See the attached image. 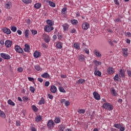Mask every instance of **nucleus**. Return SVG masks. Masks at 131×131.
I'll return each mask as SVG.
<instances>
[{
  "label": "nucleus",
  "instance_id": "obj_46",
  "mask_svg": "<svg viewBox=\"0 0 131 131\" xmlns=\"http://www.w3.org/2000/svg\"><path fill=\"white\" fill-rule=\"evenodd\" d=\"M83 52H84V53H85V54H87V55H89L90 54V50L88 49H84L83 50Z\"/></svg>",
  "mask_w": 131,
  "mask_h": 131
},
{
  "label": "nucleus",
  "instance_id": "obj_29",
  "mask_svg": "<svg viewBox=\"0 0 131 131\" xmlns=\"http://www.w3.org/2000/svg\"><path fill=\"white\" fill-rule=\"evenodd\" d=\"M62 26L63 28L64 31H66V30L68 29V27H69V25H68L67 24H63L62 25Z\"/></svg>",
  "mask_w": 131,
  "mask_h": 131
},
{
  "label": "nucleus",
  "instance_id": "obj_47",
  "mask_svg": "<svg viewBox=\"0 0 131 131\" xmlns=\"http://www.w3.org/2000/svg\"><path fill=\"white\" fill-rule=\"evenodd\" d=\"M119 129H120V131H124L125 130V128L123 126L121 125Z\"/></svg>",
  "mask_w": 131,
  "mask_h": 131
},
{
  "label": "nucleus",
  "instance_id": "obj_49",
  "mask_svg": "<svg viewBox=\"0 0 131 131\" xmlns=\"http://www.w3.org/2000/svg\"><path fill=\"white\" fill-rule=\"evenodd\" d=\"M30 90L32 92L34 93L35 92V89L33 86H30Z\"/></svg>",
  "mask_w": 131,
  "mask_h": 131
},
{
  "label": "nucleus",
  "instance_id": "obj_64",
  "mask_svg": "<svg viewBox=\"0 0 131 131\" xmlns=\"http://www.w3.org/2000/svg\"><path fill=\"white\" fill-rule=\"evenodd\" d=\"M28 79L30 81H33L34 80V79L33 78L29 77Z\"/></svg>",
  "mask_w": 131,
  "mask_h": 131
},
{
  "label": "nucleus",
  "instance_id": "obj_1",
  "mask_svg": "<svg viewBox=\"0 0 131 131\" xmlns=\"http://www.w3.org/2000/svg\"><path fill=\"white\" fill-rule=\"evenodd\" d=\"M102 107L104 109L108 110V111H112V110H113V105H112L110 103L106 102L104 103Z\"/></svg>",
  "mask_w": 131,
  "mask_h": 131
},
{
  "label": "nucleus",
  "instance_id": "obj_18",
  "mask_svg": "<svg viewBox=\"0 0 131 131\" xmlns=\"http://www.w3.org/2000/svg\"><path fill=\"white\" fill-rule=\"evenodd\" d=\"M107 72L108 74H113L114 73V69L110 67L107 69Z\"/></svg>",
  "mask_w": 131,
  "mask_h": 131
},
{
  "label": "nucleus",
  "instance_id": "obj_23",
  "mask_svg": "<svg viewBox=\"0 0 131 131\" xmlns=\"http://www.w3.org/2000/svg\"><path fill=\"white\" fill-rule=\"evenodd\" d=\"M24 34L25 35L26 38H29L30 36L29 30L28 29L26 30L25 31Z\"/></svg>",
  "mask_w": 131,
  "mask_h": 131
},
{
  "label": "nucleus",
  "instance_id": "obj_9",
  "mask_svg": "<svg viewBox=\"0 0 131 131\" xmlns=\"http://www.w3.org/2000/svg\"><path fill=\"white\" fill-rule=\"evenodd\" d=\"M2 31H3L4 33H5L7 35L11 34V30L7 28H4L3 29H2Z\"/></svg>",
  "mask_w": 131,
  "mask_h": 131
},
{
  "label": "nucleus",
  "instance_id": "obj_40",
  "mask_svg": "<svg viewBox=\"0 0 131 131\" xmlns=\"http://www.w3.org/2000/svg\"><path fill=\"white\" fill-rule=\"evenodd\" d=\"M11 30L13 32H16V31H17V27H16L15 26L11 27Z\"/></svg>",
  "mask_w": 131,
  "mask_h": 131
},
{
  "label": "nucleus",
  "instance_id": "obj_56",
  "mask_svg": "<svg viewBox=\"0 0 131 131\" xmlns=\"http://www.w3.org/2000/svg\"><path fill=\"white\" fill-rule=\"evenodd\" d=\"M66 11H67V8H64L62 9V13H63V14H65L66 12Z\"/></svg>",
  "mask_w": 131,
  "mask_h": 131
},
{
  "label": "nucleus",
  "instance_id": "obj_51",
  "mask_svg": "<svg viewBox=\"0 0 131 131\" xmlns=\"http://www.w3.org/2000/svg\"><path fill=\"white\" fill-rule=\"evenodd\" d=\"M41 46L42 47V48H43L44 49H47V43H42Z\"/></svg>",
  "mask_w": 131,
  "mask_h": 131
},
{
  "label": "nucleus",
  "instance_id": "obj_17",
  "mask_svg": "<svg viewBox=\"0 0 131 131\" xmlns=\"http://www.w3.org/2000/svg\"><path fill=\"white\" fill-rule=\"evenodd\" d=\"M25 48L24 49V51L25 52H29L30 51V46H29L28 44L25 45Z\"/></svg>",
  "mask_w": 131,
  "mask_h": 131
},
{
  "label": "nucleus",
  "instance_id": "obj_2",
  "mask_svg": "<svg viewBox=\"0 0 131 131\" xmlns=\"http://www.w3.org/2000/svg\"><path fill=\"white\" fill-rule=\"evenodd\" d=\"M44 30L46 32H51L52 30H54V27L52 26H50L49 25H46L44 27Z\"/></svg>",
  "mask_w": 131,
  "mask_h": 131
},
{
  "label": "nucleus",
  "instance_id": "obj_7",
  "mask_svg": "<svg viewBox=\"0 0 131 131\" xmlns=\"http://www.w3.org/2000/svg\"><path fill=\"white\" fill-rule=\"evenodd\" d=\"M119 75L120 77H121L122 78H124V77H125V73L124 72V70L123 69H120Z\"/></svg>",
  "mask_w": 131,
  "mask_h": 131
},
{
  "label": "nucleus",
  "instance_id": "obj_8",
  "mask_svg": "<svg viewBox=\"0 0 131 131\" xmlns=\"http://www.w3.org/2000/svg\"><path fill=\"white\" fill-rule=\"evenodd\" d=\"M94 54L97 57V58H101L102 57V54H101V52L97 49L94 50Z\"/></svg>",
  "mask_w": 131,
  "mask_h": 131
},
{
  "label": "nucleus",
  "instance_id": "obj_26",
  "mask_svg": "<svg viewBox=\"0 0 131 131\" xmlns=\"http://www.w3.org/2000/svg\"><path fill=\"white\" fill-rule=\"evenodd\" d=\"M47 24H48L49 26H53L54 25V22L52 21L51 20L48 19L46 21Z\"/></svg>",
  "mask_w": 131,
  "mask_h": 131
},
{
  "label": "nucleus",
  "instance_id": "obj_53",
  "mask_svg": "<svg viewBox=\"0 0 131 131\" xmlns=\"http://www.w3.org/2000/svg\"><path fill=\"white\" fill-rule=\"evenodd\" d=\"M125 36H128V37H131V33L129 32H128L126 33Z\"/></svg>",
  "mask_w": 131,
  "mask_h": 131
},
{
  "label": "nucleus",
  "instance_id": "obj_45",
  "mask_svg": "<svg viewBox=\"0 0 131 131\" xmlns=\"http://www.w3.org/2000/svg\"><path fill=\"white\" fill-rule=\"evenodd\" d=\"M78 113L80 114H84V113H85V110H83V109H80L78 111Z\"/></svg>",
  "mask_w": 131,
  "mask_h": 131
},
{
  "label": "nucleus",
  "instance_id": "obj_21",
  "mask_svg": "<svg viewBox=\"0 0 131 131\" xmlns=\"http://www.w3.org/2000/svg\"><path fill=\"white\" fill-rule=\"evenodd\" d=\"M33 55L34 58H38L39 57H40V56H41V55L40 54V52L38 51H35Z\"/></svg>",
  "mask_w": 131,
  "mask_h": 131
},
{
  "label": "nucleus",
  "instance_id": "obj_61",
  "mask_svg": "<svg viewBox=\"0 0 131 131\" xmlns=\"http://www.w3.org/2000/svg\"><path fill=\"white\" fill-rule=\"evenodd\" d=\"M17 33H18V34H19V35H21V34H22V31L20 30H18L17 31Z\"/></svg>",
  "mask_w": 131,
  "mask_h": 131
},
{
  "label": "nucleus",
  "instance_id": "obj_39",
  "mask_svg": "<svg viewBox=\"0 0 131 131\" xmlns=\"http://www.w3.org/2000/svg\"><path fill=\"white\" fill-rule=\"evenodd\" d=\"M22 2H23V3H24L25 4H26L27 5H28V4H31V3H32V1L31 0H21Z\"/></svg>",
  "mask_w": 131,
  "mask_h": 131
},
{
  "label": "nucleus",
  "instance_id": "obj_15",
  "mask_svg": "<svg viewBox=\"0 0 131 131\" xmlns=\"http://www.w3.org/2000/svg\"><path fill=\"white\" fill-rule=\"evenodd\" d=\"M84 83H85V80L83 79H79L76 82V84H84Z\"/></svg>",
  "mask_w": 131,
  "mask_h": 131
},
{
  "label": "nucleus",
  "instance_id": "obj_5",
  "mask_svg": "<svg viewBox=\"0 0 131 131\" xmlns=\"http://www.w3.org/2000/svg\"><path fill=\"white\" fill-rule=\"evenodd\" d=\"M55 126V123H54V121L53 120H49L47 123V126L49 128H52V127H53V126Z\"/></svg>",
  "mask_w": 131,
  "mask_h": 131
},
{
  "label": "nucleus",
  "instance_id": "obj_32",
  "mask_svg": "<svg viewBox=\"0 0 131 131\" xmlns=\"http://www.w3.org/2000/svg\"><path fill=\"white\" fill-rule=\"evenodd\" d=\"M118 79H119V75L117 74L114 77V80H115L116 81H119V80Z\"/></svg>",
  "mask_w": 131,
  "mask_h": 131
},
{
  "label": "nucleus",
  "instance_id": "obj_63",
  "mask_svg": "<svg viewBox=\"0 0 131 131\" xmlns=\"http://www.w3.org/2000/svg\"><path fill=\"white\" fill-rule=\"evenodd\" d=\"M38 80L39 81V82H42V81H43V79H42L41 78H38Z\"/></svg>",
  "mask_w": 131,
  "mask_h": 131
},
{
  "label": "nucleus",
  "instance_id": "obj_19",
  "mask_svg": "<svg viewBox=\"0 0 131 131\" xmlns=\"http://www.w3.org/2000/svg\"><path fill=\"white\" fill-rule=\"evenodd\" d=\"M78 59L80 62H84V55H80L78 56Z\"/></svg>",
  "mask_w": 131,
  "mask_h": 131
},
{
  "label": "nucleus",
  "instance_id": "obj_4",
  "mask_svg": "<svg viewBox=\"0 0 131 131\" xmlns=\"http://www.w3.org/2000/svg\"><path fill=\"white\" fill-rule=\"evenodd\" d=\"M1 57L5 59V60H10L11 59V56L9 54L6 53H1L0 54Z\"/></svg>",
  "mask_w": 131,
  "mask_h": 131
},
{
  "label": "nucleus",
  "instance_id": "obj_60",
  "mask_svg": "<svg viewBox=\"0 0 131 131\" xmlns=\"http://www.w3.org/2000/svg\"><path fill=\"white\" fill-rule=\"evenodd\" d=\"M127 74L128 76H131V71L129 70H127Z\"/></svg>",
  "mask_w": 131,
  "mask_h": 131
},
{
  "label": "nucleus",
  "instance_id": "obj_58",
  "mask_svg": "<svg viewBox=\"0 0 131 131\" xmlns=\"http://www.w3.org/2000/svg\"><path fill=\"white\" fill-rule=\"evenodd\" d=\"M95 64H97L98 65H101V64H102V63L98 60H95Z\"/></svg>",
  "mask_w": 131,
  "mask_h": 131
},
{
  "label": "nucleus",
  "instance_id": "obj_38",
  "mask_svg": "<svg viewBox=\"0 0 131 131\" xmlns=\"http://www.w3.org/2000/svg\"><path fill=\"white\" fill-rule=\"evenodd\" d=\"M66 127L64 125H59V129L61 131H63L65 129Z\"/></svg>",
  "mask_w": 131,
  "mask_h": 131
},
{
  "label": "nucleus",
  "instance_id": "obj_22",
  "mask_svg": "<svg viewBox=\"0 0 131 131\" xmlns=\"http://www.w3.org/2000/svg\"><path fill=\"white\" fill-rule=\"evenodd\" d=\"M94 74L96 76L101 77L102 76V73L100 71L95 70L94 71Z\"/></svg>",
  "mask_w": 131,
  "mask_h": 131
},
{
  "label": "nucleus",
  "instance_id": "obj_10",
  "mask_svg": "<svg viewBox=\"0 0 131 131\" xmlns=\"http://www.w3.org/2000/svg\"><path fill=\"white\" fill-rule=\"evenodd\" d=\"M90 27V25L88 23H83L82 25V28L83 30H88Z\"/></svg>",
  "mask_w": 131,
  "mask_h": 131
},
{
  "label": "nucleus",
  "instance_id": "obj_37",
  "mask_svg": "<svg viewBox=\"0 0 131 131\" xmlns=\"http://www.w3.org/2000/svg\"><path fill=\"white\" fill-rule=\"evenodd\" d=\"M9 105H11V106H15V103L12 101V100L9 99L8 101Z\"/></svg>",
  "mask_w": 131,
  "mask_h": 131
},
{
  "label": "nucleus",
  "instance_id": "obj_31",
  "mask_svg": "<svg viewBox=\"0 0 131 131\" xmlns=\"http://www.w3.org/2000/svg\"><path fill=\"white\" fill-rule=\"evenodd\" d=\"M74 48H75V49H76L77 50L80 49V47L79 46V44H78V43H75L74 44Z\"/></svg>",
  "mask_w": 131,
  "mask_h": 131
},
{
  "label": "nucleus",
  "instance_id": "obj_36",
  "mask_svg": "<svg viewBox=\"0 0 131 131\" xmlns=\"http://www.w3.org/2000/svg\"><path fill=\"white\" fill-rule=\"evenodd\" d=\"M56 48H57V49H62V43L61 42L57 43Z\"/></svg>",
  "mask_w": 131,
  "mask_h": 131
},
{
  "label": "nucleus",
  "instance_id": "obj_11",
  "mask_svg": "<svg viewBox=\"0 0 131 131\" xmlns=\"http://www.w3.org/2000/svg\"><path fill=\"white\" fill-rule=\"evenodd\" d=\"M12 43H13V42L10 40H7L5 41V46L6 48H11Z\"/></svg>",
  "mask_w": 131,
  "mask_h": 131
},
{
  "label": "nucleus",
  "instance_id": "obj_35",
  "mask_svg": "<svg viewBox=\"0 0 131 131\" xmlns=\"http://www.w3.org/2000/svg\"><path fill=\"white\" fill-rule=\"evenodd\" d=\"M34 7L35 8V9H39L40 7H41V4L39 3H36L34 5Z\"/></svg>",
  "mask_w": 131,
  "mask_h": 131
},
{
  "label": "nucleus",
  "instance_id": "obj_13",
  "mask_svg": "<svg viewBox=\"0 0 131 131\" xmlns=\"http://www.w3.org/2000/svg\"><path fill=\"white\" fill-rule=\"evenodd\" d=\"M50 91L51 93H53V94H56L57 93V88L56 86L53 85L51 86Z\"/></svg>",
  "mask_w": 131,
  "mask_h": 131
},
{
  "label": "nucleus",
  "instance_id": "obj_25",
  "mask_svg": "<svg viewBox=\"0 0 131 131\" xmlns=\"http://www.w3.org/2000/svg\"><path fill=\"white\" fill-rule=\"evenodd\" d=\"M55 123H60L61 122V118L59 117H56L54 119Z\"/></svg>",
  "mask_w": 131,
  "mask_h": 131
},
{
  "label": "nucleus",
  "instance_id": "obj_27",
  "mask_svg": "<svg viewBox=\"0 0 131 131\" xmlns=\"http://www.w3.org/2000/svg\"><path fill=\"white\" fill-rule=\"evenodd\" d=\"M0 117L3 119H5V118L6 117V114L5 113V112L2 111L1 110H0Z\"/></svg>",
  "mask_w": 131,
  "mask_h": 131
},
{
  "label": "nucleus",
  "instance_id": "obj_57",
  "mask_svg": "<svg viewBox=\"0 0 131 131\" xmlns=\"http://www.w3.org/2000/svg\"><path fill=\"white\" fill-rule=\"evenodd\" d=\"M17 71H18V72H22L23 71V68H18L17 69Z\"/></svg>",
  "mask_w": 131,
  "mask_h": 131
},
{
  "label": "nucleus",
  "instance_id": "obj_48",
  "mask_svg": "<svg viewBox=\"0 0 131 131\" xmlns=\"http://www.w3.org/2000/svg\"><path fill=\"white\" fill-rule=\"evenodd\" d=\"M64 105L65 106H66L67 107L68 106H69L70 105V102H69V101H66L64 102Z\"/></svg>",
  "mask_w": 131,
  "mask_h": 131
},
{
  "label": "nucleus",
  "instance_id": "obj_12",
  "mask_svg": "<svg viewBox=\"0 0 131 131\" xmlns=\"http://www.w3.org/2000/svg\"><path fill=\"white\" fill-rule=\"evenodd\" d=\"M122 51L123 53V56H124V57H127V56H128V53H127L128 49H127V48H123Z\"/></svg>",
  "mask_w": 131,
  "mask_h": 131
},
{
  "label": "nucleus",
  "instance_id": "obj_54",
  "mask_svg": "<svg viewBox=\"0 0 131 131\" xmlns=\"http://www.w3.org/2000/svg\"><path fill=\"white\" fill-rule=\"evenodd\" d=\"M45 86H49L50 85V82L49 81H46L45 83Z\"/></svg>",
  "mask_w": 131,
  "mask_h": 131
},
{
  "label": "nucleus",
  "instance_id": "obj_16",
  "mask_svg": "<svg viewBox=\"0 0 131 131\" xmlns=\"http://www.w3.org/2000/svg\"><path fill=\"white\" fill-rule=\"evenodd\" d=\"M43 37H44V40L45 42H50V36L47 34H44L43 35Z\"/></svg>",
  "mask_w": 131,
  "mask_h": 131
},
{
  "label": "nucleus",
  "instance_id": "obj_33",
  "mask_svg": "<svg viewBox=\"0 0 131 131\" xmlns=\"http://www.w3.org/2000/svg\"><path fill=\"white\" fill-rule=\"evenodd\" d=\"M32 109L34 111V112H37V111H38V108L35 105H32Z\"/></svg>",
  "mask_w": 131,
  "mask_h": 131
},
{
  "label": "nucleus",
  "instance_id": "obj_3",
  "mask_svg": "<svg viewBox=\"0 0 131 131\" xmlns=\"http://www.w3.org/2000/svg\"><path fill=\"white\" fill-rule=\"evenodd\" d=\"M15 50L16 52H17V53H19V54H23V53H24V51H23V49H22V48L18 45H16L15 46Z\"/></svg>",
  "mask_w": 131,
  "mask_h": 131
},
{
  "label": "nucleus",
  "instance_id": "obj_14",
  "mask_svg": "<svg viewBox=\"0 0 131 131\" xmlns=\"http://www.w3.org/2000/svg\"><path fill=\"white\" fill-rule=\"evenodd\" d=\"M5 7L6 9H11L12 8V3L11 2H6Z\"/></svg>",
  "mask_w": 131,
  "mask_h": 131
},
{
  "label": "nucleus",
  "instance_id": "obj_42",
  "mask_svg": "<svg viewBox=\"0 0 131 131\" xmlns=\"http://www.w3.org/2000/svg\"><path fill=\"white\" fill-rule=\"evenodd\" d=\"M59 90L61 93H66V91H65V89L63 87H59Z\"/></svg>",
  "mask_w": 131,
  "mask_h": 131
},
{
  "label": "nucleus",
  "instance_id": "obj_52",
  "mask_svg": "<svg viewBox=\"0 0 131 131\" xmlns=\"http://www.w3.org/2000/svg\"><path fill=\"white\" fill-rule=\"evenodd\" d=\"M114 3L117 6H119V1L118 0H114Z\"/></svg>",
  "mask_w": 131,
  "mask_h": 131
},
{
  "label": "nucleus",
  "instance_id": "obj_43",
  "mask_svg": "<svg viewBox=\"0 0 131 131\" xmlns=\"http://www.w3.org/2000/svg\"><path fill=\"white\" fill-rule=\"evenodd\" d=\"M35 69L37 70V71H39L40 70H41V68L38 65L35 66Z\"/></svg>",
  "mask_w": 131,
  "mask_h": 131
},
{
  "label": "nucleus",
  "instance_id": "obj_41",
  "mask_svg": "<svg viewBox=\"0 0 131 131\" xmlns=\"http://www.w3.org/2000/svg\"><path fill=\"white\" fill-rule=\"evenodd\" d=\"M40 105H42V104H45V98L43 97H41V100L39 102Z\"/></svg>",
  "mask_w": 131,
  "mask_h": 131
},
{
  "label": "nucleus",
  "instance_id": "obj_20",
  "mask_svg": "<svg viewBox=\"0 0 131 131\" xmlns=\"http://www.w3.org/2000/svg\"><path fill=\"white\" fill-rule=\"evenodd\" d=\"M111 93L113 96H117V93L116 92V91H115V89H114V88H112L111 89Z\"/></svg>",
  "mask_w": 131,
  "mask_h": 131
},
{
  "label": "nucleus",
  "instance_id": "obj_44",
  "mask_svg": "<svg viewBox=\"0 0 131 131\" xmlns=\"http://www.w3.org/2000/svg\"><path fill=\"white\" fill-rule=\"evenodd\" d=\"M121 125L120 124H114V127H116V128H120V126Z\"/></svg>",
  "mask_w": 131,
  "mask_h": 131
},
{
  "label": "nucleus",
  "instance_id": "obj_6",
  "mask_svg": "<svg viewBox=\"0 0 131 131\" xmlns=\"http://www.w3.org/2000/svg\"><path fill=\"white\" fill-rule=\"evenodd\" d=\"M93 96L95 100H97V101H99V100H101V96L99 95V93H98V92H94L93 93Z\"/></svg>",
  "mask_w": 131,
  "mask_h": 131
},
{
  "label": "nucleus",
  "instance_id": "obj_50",
  "mask_svg": "<svg viewBox=\"0 0 131 131\" xmlns=\"http://www.w3.org/2000/svg\"><path fill=\"white\" fill-rule=\"evenodd\" d=\"M32 34L33 35H35V34H37V31L36 30H31Z\"/></svg>",
  "mask_w": 131,
  "mask_h": 131
},
{
  "label": "nucleus",
  "instance_id": "obj_28",
  "mask_svg": "<svg viewBox=\"0 0 131 131\" xmlns=\"http://www.w3.org/2000/svg\"><path fill=\"white\" fill-rule=\"evenodd\" d=\"M48 3L50 7H52V8H55V7H56L55 3L51 1H48Z\"/></svg>",
  "mask_w": 131,
  "mask_h": 131
},
{
  "label": "nucleus",
  "instance_id": "obj_59",
  "mask_svg": "<svg viewBox=\"0 0 131 131\" xmlns=\"http://www.w3.org/2000/svg\"><path fill=\"white\" fill-rule=\"evenodd\" d=\"M76 32V30L75 29H73L71 30V33H75Z\"/></svg>",
  "mask_w": 131,
  "mask_h": 131
},
{
  "label": "nucleus",
  "instance_id": "obj_55",
  "mask_svg": "<svg viewBox=\"0 0 131 131\" xmlns=\"http://www.w3.org/2000/svg\"><path fill=\"white\" fill-rule=\"evenodd\" d=\"M48 96L49 99H53L54 98V96H53L52 95L50 94H48Z\"/></svg>",
  "mask_w": 131,
  "mask_h": 131
},
{
  "label": "nucleus",
  "instance_id": "obj_30",
  "mask_svg": "<svg viewBox=\"0 0 131 131\" xmlns=\"http://www.w3.org/2000/svg\"><path fill=\"white\" fill-rule=\"evenodd\" d=\"M71 23L73 25H77L78 23V21L76 19H72L71 20Z\"/></svg>",
  "mask_w": 131,
  "mask_h": 131
},
{
  "label": "nucleus",
  "instance_id": "obj_24",
  "mask_svg": "<svg viewBox=\"0 0 131 131\" xmlns=\"http://www.w3.org/2000/svg\"><path fill=\"white\" fill-rule=\"evenodd\" d=\"M43 78H50V75L48 73H45L41 75Z\"/></svg>",
  "mask_w": 131,
  "mask_h": 131
},
{
  "label": "nucleus",
  "instance_id": "obj_62",
  "mask_svg": "<svg viewBox=\"0 0 131 131\" xmlns=\"http://www.w3.org/2000/svg\"><path fill=\"white\" fill-rule=\"evenodd\" d=\"M16 126H20V121H16Z\"/></svg>",
  "mask_w": 131,
  "mask_h": 131
},
{
  "label": "nucleus",
  "instance_id": "obj_34",
  "mask_svg": "<svg viewBox=\"0 0 131 131\" xmlns=\"http://www.w3.org/2000/svg\"><path fill=\"white\" fill-rule=\"evenodd\" d=\"M41 119L42 118L40 116H37V117L35 118V121L36 122H39Z\"/></svg>",
  "mask_w": 131,
  "mask_h": 131
}]
</instances>
